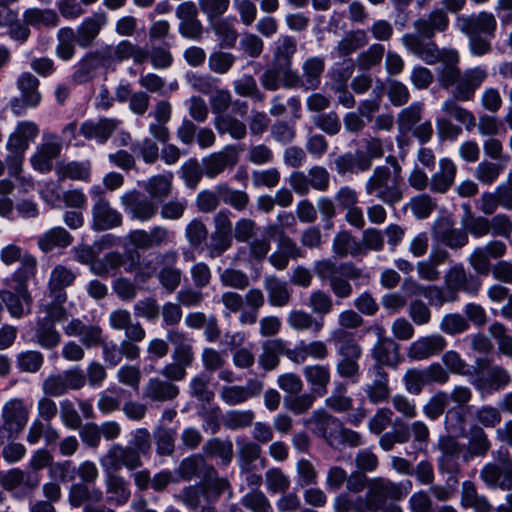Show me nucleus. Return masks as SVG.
I'll return each mask as SVG.
<instances>
[{"instance_id":"393cba45","label":"nucleus","mask_w":512,"mask_h":512,"mask_svg":"<svg viewBox=\"0 0 512 512\" xmlns=\"http://www.w3.org/2000/svg\"><path fill=\"white\" fill-rule=\"evenodd\" d=\"M304 423L311 426L315 435L323 438L330 446H335V435L340 424L336 417L328 414L324 409H317Z\"/></svg>"},{"instance_id":"4be33fe9","label":"nucleus","mask_w":512,"mask_h":512,"mask_svg":"<svg viewBox=\"0 0 512 512\" xmlns=\"http://www.w3.org/2000/svg\"><path fill=\"white\" fill-rule=\"evenodd\" d=\"M367 376L371 380L363 388L368 400L372 404H380L388 400L391 390L389 387V375L383 367L372 365Z\"/></svg>"},{"instance_id":"bf43d9fd","label":"nucleus","mask_w":512,"mask_h":512,"mask_svg":"<svg viewBox=\"0 0 512 512\" xmlns=\"http://www.w3.org/2000/svg\"><path fill=\"white\" fill-rule=\"evenodd\" d=\"M503 162L481 161L474 170V177L483 185H492L505 170Z\"/></svg>"},{"instance_id":"7ed1b4c3","label":"nucleus","mask_w":512,"mask_h":512,"mask_svg":"<svg viewBox=\"0 0 512 512\" xmlns=\"http://www.w3.org/2000/svg\"><path fill=\"white\" fill-rule=\"evenodd\" d=\"M338 360L335 365L336 374L351 383H358L361 376L360 360L363 347L357 342L352 332L333 329L330 333Z\"/></svg>"},{"instance_id":"09e8293b","label":"nucleus","mask_w":512,"mask_h":512,"mask_svg":"<svg viewBox=\"0 0 512 512\" xmlns=\"http://www.w3.org/2000/svg\"><path fill=\"white\" fill-rule=\"evenodd\" d=\"M491 448V441L481 427H473L469 431L467 451L463 455L465 462L474 457H485Z\"/></svg>"},{"instance_id":"2eb2a0df","label":"nucleus","mask_w":512,"mask_h":512,"mask_svg":"<svg viewBox=\"0 0 512 512\" xmlns=\"http://www.w3.org/2000/svg\"><path fill=\"white\" fill-rule=\"evenodd\" d=\"M40 483L37 471H22L18 468L0 472V484L5 490L14 491L15 496L23 497L30 494Z\"/></svg>"},{"instance_id":"ddd939ff","label":"nucleus","mask_w":512,"mask_h":512,"mask_svg":"<svg viewBox=\"0 0 512 512\" xmlns=\"http://www.w3.org/2000/svg\"><path fill=\"white\" fill-rule=\"evenodd\" d=\"M444 284L456 297V300H458L460 292L475 295L481 287L480 279L469 272L462 263L452 265L445 272Z\"/></svg>"},{"instance_id":"f03ea898","label":"nucleus","mask_w":512,"mask_h":512,"mask_svg":"<svg viewBox=\"0 0 512 512\" xmlns=\"http://www.w3.org/2000/svg\"><path fill=\"white\" fill-rule=\"evenodd\" d=\"M388 162L391 163V167L381 165L374 168L365 182L364 189L366 195L376 198L389 207H394L402 201L404 196L401 166L394 157H390Z\"/></svg>"},{"instance_id":"9b49d317","label":"nucleus","mask_w":512,"mask_h":512,"mask_svg":"<svg viewBox=\"0 0 512 512\" xmlns=\"http://www.w3.org/2000/svg\"><path fill=\"white\" fill-rule=\"evenodd\" d=\"M499 464L489 462L480 470V479L488 487H498L501 490L512 489V460L507 451H498Z\"/></svg>"},{"instance_id":"72a5a7b5","label":"nucleus","mask_w":512,"mask_h":512,"mask_svg":"<svg viewBox=\"0 0 512 512\" xmlns=\"http://www.w3.org/2000/svg\"><path fill=\"white\" fill-rule=\"evenodd\" d=\"M77 277L76 272L62 264L54 266L48 280V290L52 296L60 301H66L65 289L70 287Z\"/></svg>"},{"instance_id":"cd10ccee","label":"nucleus","mask_w":512,"mask_h":512,"mask_svg":"<svg viewBox=\"0 0 512 512\" xmlns=\"http://www.w3.org/2000/svg\"><path fill=\"white\" fill-rule=\"evenodd\" d=\"M446 346L447 341L440 334L422 336L410 344L407 355L412 360H425L438 355Z\"/></svg>"},{"instance_id":"6e6552de","label":"nucleus","mask_w":512,"mask_h":512,"mask_svg":"<svg viewBox=\"0 0 512 512\" xmlns=\"http://www.w3.org/2000/svg\"><path fill=\"white\" fill-rule=\"evenodd\" d=\"M0 260L5 266L19 263L17 268L6 279L36 278L38 260L35 255L17 244H7L0 250Z\"/></svg>"},{"instance_id":"13d9d810","label":"nucleus","mask_w":512,"mask_h":512,"mask_svg":"<svg viewBox=\"0 0 512 512\" xmlns=\"http://www.w3.org/2000/svg\"><path fill=\"white\" fill-rule=\"evenodd\" d=\"M202 450L206 456L219 457L223 465L229 464L233 458V444L230 440L209 439Z\"/></svg>"},{"instance_id":"a878e982","label":"nucleus","mask_w":512,"mask_h":512,"mask_svg":"<svg viewBox=\"0 0 512 512\" xmlns=\"http://www.w3.org/2000/svg\"><path fill=\"white\" fill-rule=\"evenodd\" d=\"M460 30L466 35L494 36L497 26L496 19L492 13L480 12L469 16L457 18Z\"/></svg>"},{"instance_id":"7c9ffc66","label":"nucleus","mask_w":512,"mask_h":512,"mask_svg":"<svg viewBox=\"0 0 512 512\" xmlns=\"http://www.w3.org/2000/svg\"><path fill=\"white\" fill-rule=\"evenodd\" d=\"M371 357L380 367L395 368L400 362L399 344L390 337H379L370 350Z\"/></svg>"},{"instance_id":"a211bd4d","label":"nucleus","mask_w":512,"mask_h":512,"mask_svg":"<svg viewBox=\"0 0 512 512\" xmlns=\"http://www.w3.org/2000/svg\"><path fill=\"white\" fill-rule=\"evenodd\" d=\"M121 123L122 121L116 118L87 119L80 124L79 134L86 140L95 141L97 144L103 145L110 139Z\"/></svg>"},{"instance_id":"b1692460","label":"nucleus","mask_w":512,"mask_h":512,"mask_svg":"<svg viewBox=\"0 0 512 512\" xmlns=\"http://www.w3.org/2000/svg\"><path fill=\"white\" fill-rule=\"evenodd\" d=\"M107 24L108 16L103 11H97L85 17L75 31L77 44L81 48L90 47Z\"/></svg>"},{"instance_id":"412c9836","label":"nucleus","mask_w":512,"mask_h":512,"mask_svg":"<svg viewBox=\"0 0 512 512\" xmlns=\"http://www.w3.org/2000/svg\"><path fill=\"white\" fill-rule=\"evenodd\" d=\"M264 389L262 381L251 378L245 385L223 386L219 392L220 399L227 405L242 404L251 398L258 397Z\"/></svg>"},{"instance_id":"c756f323","label":"nucleus","mask_w":512,"mask_h":512,"mask_svg":"<svg viewBox=\"0 0 512 512\" xmlns=\"http://www.w3.org/2000/svg\"><path fill=\"white\" fill-rule=\"evenodd\" d=\"M91 213V227L94 231H106L122 225L123 216L121 212L112 207L109 201L92 205Z\"/></svg>"},{"instance_id":"052dcab7","label":"nucleus","mask_w":512,"mask_h":512,"mask_svg":"<svg viewBox=\"0 0 512 512\" xmlns=\"http://www.w3.org/2000/svg\"><path fill=\"white\" fill-rule=\"evenodd\" d=\"M220 200L233 207L235 210H244L249 203V196L245 191L236 190L226 183L216 185Z\"/></svg>"},{"instance_id":"423d86ee","label":"nucleus","mask_w":512,"mask_h":512,"mask_svg":"<svg viewBox=\"0 0 512 512\" xmlns=\"http://www.w3.org/2000/svg\"><path fill=\"white\" fill-rule=\"evenodd\" d=\"M411 482L394 483L383 478H373L368 482V490L365 494L364 504L367 511L376 512L388 498L399 500L405 497L411 489Z\"/></svg>"},{"instance_id":"0e129e2a","label":"nucleus","mask_w":512,"mask_h":512,"mask_svg":"<svg viewBox=\"0 0 512 512\" xmlns=\"http://www.w3.org/2000/svg\"><path fill=\"white\" fill-rule=\"evenodd\" d=\"M442 111L449 117L463 124L468 131L473 129L476 125V119L473 113L459 106L454 99L444 101Z\"/></svg>"},{"instance_id":"f3484780","label":"nucleus","mask_w":512,"mask_h":512,"mask_svg":"<svg viewBox=\"0 0 512 512\" xmlns=\"http://www.w3.org/2000/svg\"><path fill=\"white\" fill-rule=\"evenodd\" d=\"M173 232L164 226H155L149 231L136 229L130 231L125 240L137 250H149L172 242Z\"/></svg>"},{"instance_id":"0eeeda50","label":"nucleus","mask_w":512,"mask_h":512,"mask_svg":"<svg viewBox=\"0 0 512 512\" xmlns=\"http://www.w3.org/2000/svg\"><path fill=\"white\" fill-rule=\"evenodd\" d=\"M297 51L294 37L280 35L274 42L273 65L282 69V85L285 89H293L299 83V74L291 68L292 58Z\"/></svg>"},{"instance_id":"bb28decb","label":"nucleus","mask_w":512,"mask_h":512,"mask_svg":"<svg viewBox=\"0 0 512 512\" xmlns=\"http://www.w3.org/2000/svg\"><path fill=\"white\" fill-rule=\"evenodd\" d=\"M64 333L70 337H78L86 348L101 346L105 341L103 330L98 325H87L80 319H72L64 328Z\"/></svg>"},{"instance_id":"3c124183","label":"nucleus","mask_w":512,"mask_h":512,"mask_svg":"<svg viewBox=\"0 0 512 512\" xmlns=\"http://www.w3.org/2000/svg\"><path fill=\"white\" fill-rule=\"evenodd\" d=\"M33 341L41 348L51 350L60 344L61 334L52 323L37 319Z\"/></svg>"},{"instance_id":"a19ab883","label":"nucleus","mask_w":512,"mask_h":512,"mask_svg":"<svg viewBox=\"0 0 512 512\" xmlns=\"http://www.w3.org/2000/svg\"><path fill=\"white\" fill-rule=\"evenodd\" d=\"M287 325L294 331H310L318 334L324 327L323 318H316L311 313L302 309L289 311L286 318Z\"/></svg>"},{"instance_id":"2f4dec72","label":"nucleus","mask_w":512,"mask_h":512,"mask_svg":"<svg viewBox=\"0 0 512 512\" xmlns=\"http://www.w3.org/2000/svg\"><path fill=\"white\" fill-rule=\"evenodd\" d=\"M457 174V166L448 157L439 159L438 170L432 174L429 189L433 193L445 194L454 184Z\"/></svg>"},{"instance_id":"37998d69","label":"nucleus","mask_w":512,"mask_h":512,"mask_svg":"<svg viewBox=\"0 0 512 512\" xmlns=\"http://www.w3.org/2000/svg\"><path fill=\"white\" fill-rule=\"evenodd\" d=\"M263 286L267 292L268 302L271 306L281 308L289 304L291 292L285 281L274 275H269L264 278Z\"/></svg>"},{"instance_id":"ea45409f","label":"nucleus","mask_w":512,"mask_h":512,"mask_svg":"<svg viewBox=\"0 0 512 512\" xmlns=\"http://www.w3.org/2000/svg\"><path fill=\"white\" fill-rule=\"evenodd\" d=\"M23 22L35 29L55 28L60 23L57 12L50 8L30 7L23 11Z\"/></svg>"},{"instance_id":"e433bc0d","label":"nucleus","mask_w":512,"mask_h":512,"mask_svg":"<svg viewBox=\"0 0 512 512\" xmlns=\"http://www.w3.org/2000/svg\"><path fill=\"white\" fill-rule=\"evenodd\" d=\"M334 164L335 170L340 176L364 173L371 169L370 162L362 150L341 154L335 159Z\"/></svg>"},{"instance_id":"5fc2aeb1","label":"nucleus","mask_w":512,"mask_h":512,"mask_svg":"<svg viewBox=\"0 0 512 512\" xmlns=\"http://www.w3.org/2000/svg\"><path fill=\"white\" fill-rule=\"evenodd\" d=\"M130 150L135 157L141 159L147 165H153L159 159L160 148L157 142L149 137L134 141L130 146Z\"/></svg>"},{"instance_id":"864d4df0","label":"nucleus","mask_w":512,"mask_h":512,"mask_svg":"<svg viewBox=\"0 0 512 512\" xmlns=\"http://www.w3.org/2000/svg\"><path fill=\"white\" fill-rule=\"evenodd\" d=\"M89 484H73L69 491V502L71 506L78 508L85 502H101L103 492L99 488L89 487Z\"/></svg>"},{"instance_id":"dca6fc26","label":"nucleus","mask_w":512,"mask_h":512,"mask_svg":"<svg viewBox=\"0 0 512 512\" xmlns=\"http://www.w3.org/2000/svg\"><path fill=\"white\" fill-rule=\"evenodd\" d=\"M100 464L106 471H118L123 467L134 470L140 467L142 462L138 452L131 446L114 444L100 459Z\"/></svg>"},{"instance_id":"39448f33","label":"nucleus","mask_w":512,"mask_h":512,"mask_svg":"<svg viewBox=\"0 0 512 512\" xmlns=\"http://www.w3.org/2000/svg\"><path fill=\"white\" fill-rule=\"evenodd\" d=\"M35 278L5 279L7 289L0 290V299L11 318L19 320L31 313L33 297L29 282Z\"/></svg>"},{"instance_id":"f704fd0d","label":"nucleus","mask_w":512,"mask_h":512,"mask_svg":"<svg viewBox=\"0 0 512 512\" xmlns=\"http://www.w3.org/2000/svg\"><path fill=\"white\" fill-rule=\"evenodd\" d=\"M179 388L168 380L151 377L143 388V398L150 402H167L176 398Z\"/></svg>"},{"instance_id":"473e14b6","label":"nucleus","mask_w":512,"mask_h":512,"mask_svg":"<svg viewBox=\"0 0 512 512\" xmlns=\"http://www.w3.org/2000/svg\"><path fill=\"white\" fill-rule=\"evenodd\" d=\"M302 75H299V83L295 88L315 90L321 84L325 70V59L321 56H311L305 59L301 66Z\"/></svg>"},{"instance_id":"774afa93","label":"nucleus","mask_w":512,"mask_h":512,"mask_svg":"<svg viewBox=\"0 0 512 512\" xmlns=\"http://www.w3.org/2000/svg\"><path fill=\"white\" fill-rule=\"evenodd\" d=\"M241 504L251 512H273L266 495L259 489H252L241 498Z\"/></svg>"},{"instance_id":"49530a36","label":"nucleus","mask_w":512,"mask_h":512,"mask_svg":"<svg viewBox=\"0 0 512 512\" xmlns=\"http://www.w3.org/2000/svg\"><path fill=\"white\" fill-rule=\"evenodd\" d=\"M91 162L71 161L59 162L56 165L55 172L60 180L71 179L83 182H89L91 178Z\"/></svg>"},{"instance_id":"aec40b11","label":"nucleus","mask_w":512,"mask_h":512,"mask_svg":"<svg viewBox=\"0 0 512 512\" xmlns=\"http://www.w3.org/2000/svg\"><path fill=\"white\" fill-rule=\"evenodd\" d=\"M238 162V153L234 145H227L218 152L202 158L205 176L214 179L226 169H232Z\"/></svg>"},{"instance_id":"338daca9","label":"nucleus","mask_w":512,"mask_h":512,"mask_svg":"<svg viewBox=\"0 0 512 512\" xmlns=\"http://www.w3.org/2000/svg\"><path fill=\"white\" fill-rule=\"evenodd\" d=\"M44 363V356L37 350L21 351L16 355V367L20 372L36 373Z\"/></svg>"},{"instance_id":"c03bdc74","label":"nucleus","mask_w":512,"mask_h":512,"mask_svg":"<svg viewBox=\"0 0 512 512\" xmlns=\"http://www.w3.org/2000/svg\"><path fill=\"white\" fill-rule=\"evenodd\" d=\"M73 242V236L62 226L45 231L37 240L39 249L45 253L55 248H66Z\"/></svg>"},{"instance_id":"20e7f679","label":"nucleus","mask_w":512,"mask_h":512,"mask_svg":"<svg viewBox=\"0 0 512 512\" xmlns=\"http://www.w3.org/2000/svg\"><path fill=\"white\" fill-rule=\"evenodd\" d=\"M314 272L322 281H328L332 293L338 299H347L353 293L350 280L362 277V270L352 263L346 262L336 265L330 259H323L314 263Z\"/></svg>"},{"instance_id":"de8ad7c7","label":"nucleus","mask_w":512,"mask_h":512,"mask_svg":"<svg viewBox=\"0 0 512 512\" xmlns=\"http://www.w3.org/2000/svg\"><path fill=\"white\" fill-rule=\"evenodd\" d=\"M441 456L438 459L440 470L452 472L458 469L457 460L461 453L460 443L453 437H444L438 443Z\"/></svg>"},{"instance_id":"c85d7f7f","label":"nucleus","mask_w":512,"mask_h":512,"mask_svg":"<svg viewBox=\"0 0 512 512\" xmlns=\"http://www.w3.org/2000/svg\"><path fill=\"white\" fill-rule=\"evenodd\" d=\"M433 234L440 242L450 249H459L467 245L468 234L465 230L455 228L449 218L439 219L434 227Z\"/></svg>"},{"instance_id":"79ce46f5","label":"nucleus","mask_w":512,"mask_h":512,"mask_svg":"<svg viewBox=\"0 0 512 512\" xmlns=\"http://www.w3.org/2000/svg\"><path fill=\"white\" fill-rule=\"evenodd\" d=\"M39 85V79L30 72H23L17 78L16 87L19 90V96L24 98L30 109L37 108L42 101Z\"/></svg>"},{"instance_id":"f257e3e1","label":"nucleus","mask_w":512,"mask_h":512,"mask_svg":"<svg viewBox=\"0 0 512 512\" xmlns=\"http://www.w3.org/2000/svg\"><path fill=\"white\" fill-rule=\"evenodd\" d=\"M465 7V0H441L440 7L432 9L427 17L413 22L415 33L402 36V44L413 55L427 64H434L439 59V50L431 39L436 32L447 30L450 20L448 14H458Z\"/></svg>"},{"instance_id":"58836bf2","label":"nucleus","mask_w":512,"mask_h":512,"mask_svg":"<svg viewBox=\"0 0 512 512\" xmlns=\"http://www.w3.org/2000/svg\"><path fill=\"white\" fill-rule=\"evenodd\" d=\"M460 505L474 512H492L493 506L485 495L479 494L474 482L466 480L461 484Z\"/></svg>"},{"instance_id":"4d7b16f0","label":"nucleus","mask_w":512,"mask_h":512,"mask_svg":"<svg viewBox=\"0 0 512 512\" xmlns=\"http://www.w3.org/2000/svg\"><path fill=\"white\" fill-rule=\"evenodd\" d=\"M424 104L422 102H413L408 107L402 109L397 117L398 129L401 133L406 134L412 131L413 127L418 124L422 117Z\"/></svg>"},{"instance_id":"69168bd1","label":"nucleus","mask_w":512,"mask_h":512,"mask_svg":"<svg viewBox=\"0 0 512 512\" xmlns=\"http://www.w3.org/2000/svg\"><path fill=\"white\" fill-rule=\"evenodd\" d=\"M368 43V37L364 30H356L349 32L343 39H341L337 46L339 56L345 57L352 54L357 49L365 46Z\"/></svg>"},{"instance_id":"6e6d98bb","label":"nucleus","mask_w":512,"mask_h":512,"mask_svg":"<svg viewBox=\"0 0 512 512\" xmlns=\"http://www.w3.org/2000/svg\"><path fill=\"white\" fill-rule=\"evenodd\" d=\"M77 36L71 27H62L57 32L56 55L64 60H70L75 54Z\"/></svg>"},{"instance_id":"4468645a","label":"nucleus","mask_w":512,"mask_h":512,"mask_svg":"<svg viewBox=\"0 0 512 512\" xmlns=\"http://www.w3.org/2000/svg\"><path fill=\"white\" fill-rule=\"evenodd\" d=\"M469 382L478 392L490 394L507 387L511 382V376L502 366L493 365L482 371L475 368Z\"/></svg>"},{"instance_id":"e2e57ef3","label":"nucleus","mask_w":512,"mask_h":512,"mask_svg":"<svg viewBox=\"0 0 512 512\" xmlns=\"http://www.w3.org/2000/svg\"><path fill=\"white\" fill-rule=\"evenodd\" d=\"M178 173L185 186L192 190L197 188L202 177L205 176L204 168L200 166L196 158H190L185 161L181 165Z\"/></svg>"},{"instance_id":"c9c22d12","label":"nucleus","mask_w":512,"mask_h":512,"mask_svg":"<svg viewBox=\"0 0 512 512\" xmlns=\"http://www.w3.org/2000/svg\"><path fill=\"white\" fill-rule=\"evenodd\" d=\"M302 372L306 382L311 387V391L316 396L323 397L327 394L331 381V370L328 364L306 365Z\"/></svg>"},{"instance_id":"a18cd8bd","label":"nucleus","mask_w":512,"mask_h":512,"mask_svg":"<svg viewBox=\"0 0 512 512\" xmlns=\"http://www.w3.org/2000/svg\"><path fill=\"white\" fill-rule=\"evenodd\" d=\"M262 352L258 357V363L265 371L274 370L280 362L279 357L285 352V340L274 338L262 343Z\"/></svg>"},{"instance_id":"f8f14e48","label":"nucleus","mask_w":512,"mask_h":512,"mask_svg":"<svg viewBox=\"0 0 512 512\" xmlns=\"http://www.w3.org/2000/svg\"><path fill=\"white\" fill-rule=\"evenodd\" d=\"M120 204L131 219L140 222L150 221L158 212V205L136 189L124 192Z\"/></svg>"},{"instance_id":"9d476101","label":"nucleus","mask_w":512,"mask_h":512,"mask_svg":"<svg viewBox=\"0 0 512 512\" xmlns=\"http://www.w3.org/2000/svg\"><path fill=\"white\" fill-rule=\"evenodd\" d=\"M63 143L60 136L55 133L45 132L42 142L36 147L30 157V163L34 170L46 174L53 169V162L62 151Z\"/></svg>"},{"instance_id":"603ef678","label":"nucleus","mask_w":512,"mask_h":512,"mask_svg":"<svg viewBox=\"0 0 512 512\" xmlns=\"http://www.w3.org/2000/svg\"><path fill=\"white\" fill-rule=\"evenodd\" d=\"M172 181L173 174L170 172L157 174L149 177L144 183L143 188L152 200H162L171 194L173 187Z\"/></svg>"},{"instance_id":"4c0bfd02","label":"nucleus","mask_w":512,"mask_h":512,"mask_svg":"<svg viewBox=\"0 0 512 512\" xmlns=\"http://www.w3.org/2000/svg\"><path fill=\"white\" fill-rule=\"evenodd\" d=\"M167 340L174 346L172 360L186 368L190 367L195 359L192 339L187 338L181 331L170 330L167 333Z\"/></svg>"},{"instance_id":"6ab92c4d","label":"nucleus","mask_w":512,"mask_h":512,"mask_svg":"<svg viewBox=\"0 0 512 512\" xmlns=\"http://www.w3.org/2000/svg\"><path fill=\"white\" fill-rule=\"evenodd\" d=\"M99 55L108 62H122L132 58L135 64H142L148 59L147 50L129 40H122L116 46L107 45L99 51Z\"/></svg>"},{"instance_id":"1a4fd4ad","label":"nucleus","mask_w":512,"mask_h":512,"mask_svg":"<svg viewBox=\"0 0 512 512\" xmlns=\"http://www.w3.org/2000/svg\"><path fill=\"white\" fill-rule=\"evenodd\" d=\"M29 412L23 400L15 398L7 401L1 412L0 443L16 439L28 421Z\"/></svg>"},{"instance_id":"680f3d73","label":"nucleus","mask_w":512,"mask_h":512,"mask_svg":"<svg viewBox=\"0 0 512 512\" xmlns=\"http://www.w3.org/2000/svg\"><path fill=\"white\" fill-rule=\"evenodd\" d=\"M216 130L220 134H229L233 139L241 140L246 136L247 130L246 125L230 116V115H219L215 118L214 122Z\"/></svg>"},{"instance_id":"5701e85b","label":"nucleus","mask_w":512,"mask_h":512,"mask_svg":"<svg viewBox=\"0 0 512 512\" xmlns=\"http://www.w3.org/2000/svg\"><path fill=\"white\" fill-rule=\"evenodd\" d=\"M488 77V72L485 66H477L465 70L460 75L459 83L456 85L453 95L457 100L469 101L473 98L476 89Z\"/></svg>"},{"instance_id":"8fccbe9b","label":"nucleus","mask_w":512,"mask_h":512,"mask_svg":"<svg viewBox=\"0 0 512 512\" xmlns=\"http://www.w3.org/2000/svg\"><path fill=\"white\" fill-rule=\"evenodd\" d=\"M236 444L238 448V466L240 470L254 469V463L261 456V446L251 440L243 437L236 438Z\"/></svg>"}]
</instances>
